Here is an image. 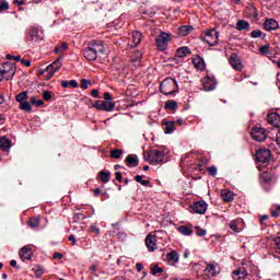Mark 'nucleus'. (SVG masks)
<instances>
[{"label":"nucleus","mask_w":280,"mask_h":280,"mask_svg":"<svg viewBox=\"0 0 280 280\" xmlns=\"http://www.w3.org/2000/svg\"><path fill=\"white\" fill-rule=\"evenodd\" d=\"M272 178H275V175H272V173H270V172H264L260 174V180L262 183H270V180H272Z\"/></svg>","instance_id":"obj_35"},{"label":"nucleus","mask_w":280,"mask_h":280,"mask_svg":"<svg viewBox=\"0 0 280 280\" xmlns=\"http://www.w3.org/2000/svg\"><path fill=\"white\" fill-rule=\"evenodd\" d=\"M122 154H124V150H120V149H113L109 152V156L112 159H121Z\"/></svg>","instance_id":"obj_36"},{"label":"nucleus","mask_w":280,"mask_h":280,"mask_svg":"<svg viewBox=\"0 0 280 280\" xmlns=\"http://www.w3.org/2000/svg\"><path fill=\"white\" fill-rule=\"evenodd\" d=\"M207 202L205 201H197L190 206L192 213H199V215H203V213H207Z\"/></svg>","instance_id":"obj_12"},{"label":"nucleus","mask_w":280,"mask_h":280,"mask_svg":"<svg viewBox=\"0 0 280 280\" xmlns=\"http://www.w3.org/2000/svg\"><path fill=\"white\" fill-rule=\"evenodd\" d=\"M43 97H44L45 102H49V100H51V92L45 91L43 93Z\"/></svg>","instance_id":"obj_54"},{"label":"nucleus","mask_w":280,"mask_h":280,"mask_svg":"<svg viewBox=\"0 0 280 280\" xmlns=\"http://www.w3.org/2000/svg\"><path fill=\"white\" fill-rule=\"evenodd\" d=\"M230 65L235 69V71H242V69H244V65H242V59H240V56H237V54H232L230 56Z\"/></svg>","instance_id":"obj_13"},{"label":"nucleus","mask_w":280,"mask_h":280,"mask_svg":"<svg viewBox=\"0 0 280 280\" xmlns=\"http://www.w3.org/2000/svg\"><path fill=\"white\" fill-rule=\"evenodd\" d=\"M33 272L37 279H40V277L45 275V268H43V266H36L33 268Z\"/></svg>","instance_id":"obj_38"},{"label":"nucleus","mask_w":280,"mask_h":280,"mask_svg":"<svg viewBox=\"0 0 280 280\" xmlns=\"http://www.w3.org/2000/svg\"><path fill=\"white\" fill-rule=\"evenodd\" d=\"M20 257H21L22 261H25V259L26 260L32 259V248H30L28 245L22 247L20 250Z\"/></svg>","instance_id":"obj_20"},{"label":"nucleus","mask_w":280,"mask_h":280,"mask_svg":"<svg viewBox=\"0 0 280 280\" xmlns=\"http://www.w3.org/2000/svg\"><path fill=\"white\" fill-rule=\"evenodd\" d=\"M192 65H194L195 69H198L199 71H205L206 63H205V59H202V57L197 55L192 59Z\"/></svg>","instance_id":"obj_21"},{"label":"nucleus","mask_w":280,"mask_h":280,"mask_svg":"<svg viewBox=\"0 0 280 280\" xmlns=\"http://www.w3.org/2000/svg\"><path fill=\"white\" fill-rule=\"evenodd\" d=\"M27 92H22L15 96V101L22 104L23 102H25V100H27Z\"/></svg>","instance_id":"obj_42"},{"label":"nucleus","mask_w":280,"mask_h":280,"mask_svg":"<svg viewBox=\"0 0 280 280\" xmlns=\"http://www.w3.org/2000/svg\"><path fill=\"white\" fill-rule=\"evenodd\" d=\"M20 109L25 110L26 113H32V105L30 104V102L24 101L20 103Z\"/></svg>","instance_id":"obj_40"},{"label":"nucleus","mask_w":280,"mask_h":280,"mask_svg":"<svg viewBox=\"0 0 280 280\" xmlns=\"http://www.w3.org/2000/svg\"><path fill=\"white\" fill-rule=\"evenodd\" d=\"M167 43H170V34L167 33H161L155 39L156 47L160 51L167 49Z\"/></svg>","instance_id":"obj_9"},{"label":"nucleus","mask_w":280,"mask_h":280,"mask_svg":"<svg viewBox=\"0 0 280 280\" xmlns=\"http://www.w3.org/2000/svg\"><path fill=\"white\" fill-rule=\"evenodd\" d=\"M147 161L150 165H159L165 161V152L159 150H150L147 152Z\"/></svg>","instance_id":"obj_3"},{"label":"nucleus","mask_w":280,"mask_h":280,"mask_svg":"<svg viewBox=\"0 0 280 280\" xmlns=\"http://www.w3.org/2000/svg\"><path fill=\"white\" fill-rule=\"evenodd\" d=\"M101 180L106 184L108 180H110V173H106L104 171L100 172Z\"/></svg>","instance_id":"obj_43"},{"label":"nucleus","mask_w":280,"mask_h":280,"mask_svg":"<svg viewBox=\"0 0 280 280\" xmlns=\"http://www.w3.org/2000/svg\"><path fill=\"white\" fill-rule=\"evenodd\" d=\"M20 62H21L24 67H32V61H31V60L20 59Z\"/></svg>","instance_id":"obj_57"},{"label":"nucleus","mask_w":280,"mask_h":280,"mask_svg":"<svg viewBox=\"0 0 280 280\" xmlns=\"http://www.w3.org/2000/svg\"><path fill=\"white\" fill-rule=\"evenodd\" d=\"M197 235H198L199 237H205V235H207V230H205V229H198V230H197Z\"/></svg>","instance_id":"obj_56"},{"label":"nucleus","mask_w":280,"mask_h":280,"mask_svg":"<svg viewBox=\"0 0 280 280\" xmlns=\"http://www.w3.org/2000/svg\"><path fill=\"white\" fill-rule=\"evenodd\" d=\"M273 242L276 244V253H279L280 255V236L276 237Z\"/></svg>","instance_id":"obj_51"},{"label":"nucleus","mask_w":280,"mask_h":280,"mask_svg":"<svg viewBox=\"0 0 280 280\" xmlns=\"http://www.w3.org/2000/svg\"><path fill=\"white\" fill-rule=\"evenodd\" d=\"M252 139L254 141H258L259 143L266 141L268 139V131L262 127H254L250 132Z\"/></svg>","instance_id":"obj_6"},{"label":"nucleus","mask_w":280,"mask_h":280,"mask_svg":"<svg viewBox=\"0 0 280 280\" xmlns=\"http://www.w3.org/2000/svg\"><path fill=\"white\" fill-rule=\"evenodd\" d=\"M5 10H10V4L8 3V1H2L0 3V13L5 12Z\"/></svg>","instance_id":"obj_47"},{"label":"nucleus","mask_w":280,"mask_h":280,"mask_svg":"<svg viewBox=\"0 0 280 280\" xmlns=\"http://www.w3.org/2000/svg\"><path fill=\"white\" fill-rule=\"evenodd\" d=\"M40 39V31L37 27H31L26 30L25 40L26 43L34 45V43H38Z\"/></svg>","instance_id":"obj_7"},{"label":"nucleus","mask_w":280,"mask_h":280,"mask_svg":"<svg viewBox=\"0 0 280 280\" xmlns=\"http://www.w3.org/2000/svg\"><path fill=\"white\" fill-rule=\"evenodd\" d=\"M221 198L224 200V202H232L233 200V192L229 190H222L221 191Z\"/></svg>","instance_id":"obj_34"},{"label":"nucleus","mask_w":280,"mask_h":280,"mask_svg":"<svg viewBox=\"0 0 280 280\" xmlns=\"http://www.w3.org/2000/svg\"><path fill=\"white\" fill-rule=\"evenodd\" d=\"M279 213H280V206L276 210L271 211L272 218H279Z\"/></svg>","instance_id":"obj_58"},{"label":"nucleus","mask_w":280,"mask_h":280,"mask_svg":"<svg viewBox=\"0 0 280 280\" xmlns=\"http://www.w3.org/2000/svg\"><path fill=\"white\" fill-rule=\"evenodd\" d=\"M261 31L257 30V31H253L252 32V38H261Z\"/></svg>","instance_id":"obj_53"},{"label":"nucleus","mask_w":280,"mask_h":280,"mask_svg":"<svg viewBox=\"0 0 280 280\" xmlns=\"http://www.w3.org/2000/svg\"><path fill=\"white\" fill-rule=\"evenodd\" d=\"M194 27L191 25L180 26L178 28V36H188Z\"/></svg>","instance_id":"obj_30"},{"label":"nucleus","mask_w":280,"mask_h":280,"mask_svg":"<svg viewBox=\"0 0 280 280\" xmlns=\"http://www.w3.org/2000/svg\"><path fill=\"white\" fill-rule=\"evenodd\" d=\"M10 148H12V141H10L5 136L0 137V150L8 152Z\"/></svg>","instance_id":"obj_23"},{"label":"nucleus","mask_w":280,"mask_h":280,"mask_svg":"<svg viewBox=\"0 0 280 280\" xmlns=\"http://www.w3.org/2000/svg\"><path fill=\"white\" fill-rule=\"evenodd\" d=\"M91 95H92V97L97 98V97H100V91H97V90H92Z\"/></svg>","instance_id":"obj_62"},{"label":"nucleus","mask_w":280,"mask_h":280,"mask_svg":"<svg viewBox=\"0 0 280 280\" xmlns=\"http://www.w3.org/2000/svg\"><path fill=\"white\" fill-rule=\"evenodd\" d=\"M136 268H137L138 272H141V270H143V264L138 262V264L136 265Z\"/></svg>","instance_id":"obj_63"},{"label":"nucleus","mask_w":280,"mask_h":280,"mask_svg":"<svg viewBox=\"0 0 280 280\" xmlns=\"http://www.w3.org/2000/svg\"><path fill=\"white\" fill-rule=\"evenodd\" d=\"M141 60H143V54L139 50L135 51L131 56L133 67H141Z\"/></svg>","instance_id":"obj_22"},{"label":"nucleus","mask_w":280,"mask_h":280,"mask_svg":"<svg viewBox=\"0 0 280 280\" xmlns=\"http://www.w3.org/2000/svg\"><path fill=\"white\" fill-rule=\"evenodd\" d=\"M60 67H62L60 59H57L51 65H49L46 68V80H51L54 78V73L60 71Z\"/></svg>","instance_id":"obj_10"},{"label":"nucleus","mask_w":280,"mask_h":280,"mask_svg":"<svg viewBox=\"0 0 280 280\" xmlns=\"http://www.w3.org/2000/svg\"><path fill=\"white\" fill-rule=\"evenodd\" d=\"M267 121L271 126H275L276 128H280V115L277 113H271L267 115Z\"/></svg>","instance_id":"obj_17"},{"label":"nucleus","mask_w":280,"mask_h":280,"mask_svg":"<svg viewBox=\"0 0 280 280\" xmlns=\"http://www.w3.org/2000/svg\"><path fill=\"white\" fill-rule=\"evenodd\" d=\"M219 272L220 271H218V267L213 264L207 265L205 269V275H207L208 277H215L217 275H219Z\"/></svg>","instance_id":"obj_25"},{"label":"nucleus","mask_w":280,"mask_h":280,"mask_svg":"<svg viewBox=\"0 0 280 280\" xmlns=\"http://www.w3.org/2000/svg\"><path fill=\"white\" fill-rule=\"evenodd\" d=\"M202 86L205 91H213L215 89V81L207 77L202 79Z\"/></svg>","instance_id":"obj_19"},{"label":"nucleus","mask_w":280,"mask_h":280,"mask_svg":"<svg viewBox=\"0 0 280 280\" xmlns=\"http://www.w3.org/2000/svg\"><path fill=\"white\" fill-rule=\"evenodd\" d=\"M161 272H163V268L162 267L153 266L151 268V275H153V277H156V275H161Z\"/></svg>","instance_id":"obj_46"},{"label":"nucleus","mask_w":280,"mask_h":280,"mask_svg":"<svg viewBox=\"0 0 280 280\" xmlns=\"http://www.w3.org/2000/svg\"><path fill=\"white\" fill-rule=\"evenodd\" d=\"M104 51H106V48L102 40H91L83 50V56L86 60L93 61L97 60V55L104 54Z\"/></svg>","instance_id":"obj_1"},{"label":"nucleus","mask_w":280,"mask_h":280,"mask_svg":"<svg viewBox=\"0 0 280 280\" xmlns=\"http://www.w3.org/2000/svg\"><path fill=\"white\" fill-rule=\"evenodd\" d=\"M165 108H170L171 110H176V108H178V103H176V101H167L165 104Z\"/></svg>","instance_id":"obj_44"},{"label":"nucleus","mask_w":280,"mask_h":280,"mask_svg":"<svg viewBox=\"0 0 280 280\" xmlns=\"http://www.w3.org/2000/svg\"><path fill=\"white\" fill-rule=\"evenodd\" d=\"M208 172L210 176H213V177L218 176V167H215L214 165L208 167Z\"/></svg>","instance_id":"obj_48"},{"label":"nucleus","mask_w":280,"mask_h":280,"mask_svg":"<svg viewBox=\"0 0 280 280\" xmlns=\"http://www.w3.org/2000/svg\"><path fill=\"white\" fill-rule=\"evenodd\" d=\"M145 246L149 250V253H154V250H156V248H159V246L156 245V236L149 234L145 237Z\"/></svg>","instance_id":"obj_14"},{"label":"nucleus","mask_w":280,"mask_h":280,"mask_svg":"<svg viewBox=\"0 0 280 280\" xmlns=\"http://www.w3.org/2000/svg\"><path fill=\"white\" fill-rule=\"evenodd\" d=\"M93 108H96V110H104L105 113H113V110H115V102L96 101L93 104Z\"/></svg>","instance_id":"obj_8"},{"label":"nucleus","mask_w":280,"mask_h":280,"mask_svg":"<svg viewBox=\"0 0 280 280\" xmlns=\"http://www.w3.org/2000/svg\"><path fill=\"white\" fill-rule=\"evenodd\" d=\"M101 194H102V189H100V188H95V189H94V196H95V198H97Z\"/></svg>","instance_id":"obj_64"},{"label":"nucleus","mask_w":280,"mask_h":280,"mask_svg":"<svg viewBox=\"0 0 280 280\" xmlns=\"http://www.w3.org/2000/svg\"><path fill=\"white\" fill-rule=\"evenodd\" d=\"M190 54H191V50L187 46L180 47L176 51L177 58H186V56H189Z\"/></svg>","instance_id":"obj_29"},{"label":"nucleus","mask_w":280,"mask_h":280,"mask_svg":"<svg viewBox=\"0 0 280 280\" xmlns=\"http://www.w3.org/2000/svg\"><path fill=\"white\" fill-rule=\"evenodd\" d=\"M160 91L163 95H174L178 93V83L174 78H166L160 84Z\"/></svg>","instance_id":"obj_2"},{"label":"nucleus","mask_w":280,"mask_h":280,"mask_svg":"<svg viewBox=\"0 0 280 280\" xmlns=\"http://www.w3.org/2000/svg\"><path fill=\"white\" fill-rule=\"evenodd\" d=\"M264 30L266 32H275V30H279V22L275 19H268L264 22Z\"/></svg>","instance_id":"obj_16"},{"label":"nucleus","mask_w":280,"mask_h":280,"mask_svg":"<svg viewBox=\"0 0 280 280\" xmlns=\"http://www.w3.org/2000/svg\"><path fill=\"white\" fill-rule=\"evenodd\" d=\"M89 233H95L96 235H100L101 230L97 228V225L93 224L90 226Z\"/></svg>","instance_id":"obj_50"},{"label":"nucleus","mask_w":280,"mask_h":280,"mask_svg":"<svg viewBox=\"0 0 280 280\" xmlns=\"http://www.w3.org/2000/svg\"><path fill=\"white\" fill-rule=\"evenodd\" d=\"M116 180H118V183H124V177L121 176V172H116Z\"/></svg>","instance_id":"obj_60"},{"label":"nucleus","mask_w":280,"mask_h":280,"mask_svg":"<svg viewBox=\"0 0 280 280\" xmlns=\"http://www.w3.org/2000/svg\"><path fill=\"white\" fill-rule=\"evenodd\" d=\"M201 36H202L205 43L210 45V47H215V45H218V43H219L220 33L218 31H215V28H212L209 31H205Z\"/></svg>","instance_id":"obj_4"},{"label":"nucleus","mask_w":280,"mask_h":280,"mask_svg":"<svg viewBox=\"0 0 280 280\" xmlns=\"http://www.w3.org/2000/svg\"><path fill=\"white\" fill-rule=\"evenodd\" d=\"M103 100H105V102H112L113 101V95H110V92H105L103 94Z\"/></svg>","instance_id":"obj_52"},{"label":"nucleus","mask_w":280,"mask_h":280,"mask_svg":"<svg viewBox=\"0 0 280 280\" xmlns=\"http://www.w3.org/2000/svg\"><path fill=\"white\" fill-rule=\"evenodd\" d=\"M52 259H62V253H59V252L54 253Z\"/></svg>","instance_id":"obj_61"},{"label":"nucleus","mask_w":280,"mask_h":280,"mask_svg":"<svg viewBox=\"0 0 280 280\" xmlns=\"http://www.w3.org/2000/svg\"><path fill=\"white\" fill-rule=\"evenodd\" d=\"M177 231L179 233H182V235H192L194 234V230H191V226H188V225H180Z\"/></svg>","instance_id":"obj_31"},{"label":"nucleus","mask_w":280,"mask_h":280,"mask_svg":"<svg viewBox=\"0 0 280 280\" xmlns=\"http://www.w3.org/2000/svg\"><path fill=\"white\" fill-rule=\"evenodd\" d=\"M268 49H270V45H268V44L265 46H260L259 51H260L261 56H267Z\"/></svg>","instance_id":"obj_49"},{"label":"nucleus","mask_w":280,"mask_h":280,"mask_svg":"<svg viewBox=\"0 0 280 280\" xmlns=\"http://www.w3.org/2000/svg\"><path fill=\"white\" fill-rule=\"evenodd\" d=\"M0 73L5 77V80H12V78H14L15 73H16V65L12 63L10 61L4 62L2 65V70H0Z\"/></svg>","instance_id":"obj_5"},{"label":"nucleus","mask_w":280,"mask_h":280,"mask_svg":"<svg viewBox=\"0 0 280 280\" xmlns=\"http://www.w3.org/2000/svg\"><path fill=\"white\" fill-rule=\"evenodd\" d=\"M163 126H165L164 132L165 135H172L174 130H176V122L174 121H167V120H162Z\"/></svg>","instance_id":"obj_24"},{"label":"nucleus","mask_w":280,"mask_h":280,"mask_svg":"<svg viewBox=\"0 0 280 280\" xmlns=\"http://www.w3.org/2000/svg\"><path fill=\"white\" fill-rule=\"evenodd\" d=\"M166 259L168 261H172L173 264H178V259H179L178 252L172 250L166 255Z\"/></svg>","instance_id":"obj_33"},{"label":"nucleus","mask_w":280,"mask_h":280,"mask_svg":"<svg viewBox=\"0 0 280 280\" xmlns=\"http://www.w3.org/2000/svg\"><path fill=\"white\" fill-rule=\"evenodd\" d=\"M230 229L231 231H234V233H242V231H244V220L235 219L231 221Z\"/></svg>","instance_id":"obj_15"},{"label":"nucleus","mask_w":280,"mask_h":280,"mask_svg":"<svg viewBox=\"0 0 280 280\" xmlns=\"http://www.w3.org/2000/svg\"><path fill=\"white\" fill-rule=\"evenodd\" d=\"M39 225L40 219L33 217L28 220V226H31V229H38Z\"/></svg>","instance_id":"obj_37"},{"label":"nucleus","mask_w":280,"mask_h":280,"mask_svg":"<svg viewBox=\"0 0 280 280\" xmlns=\"http://www.w3.org/2000/svg\"><path fill=\"white\" fill-rule=\"evenodd\" d=\"M232 277L234 280H244L248 277V271H246V268H240L232 272Z\"/></svg>","instance_id":"obj_18"},{"label":"nucleus","mask_w":280,"mask_h":280,"mask_svg":"<svg viewBox=\"0 0 280 280\" xmlns=\"http://www.w3.org/2000/svg\"><path fill=\"white\" fill-rule=\"evenodd\" d=\"M90 270H92V275H94V277H97V265L94 264L91 266Z\"/></svg>","instance_id":"obj_59"},{"label":"nucleus","mask_w":280,"mask_h":280,"mask_svg":"<svg viewBox=\"0 0 280 280\" xmlns=\"http://www.w3.org/2000/svg\"><path fill=\"white\" fill-rule=\"evenodd\" d=\"M62 89H78V81L70 80V81H61Z\"/></svg>","instance_id":"obj_32"},{"label":"nucleus","mask_w":280,"mask_h":280,"mask_svg":"<svg viewBox=\"0 0 280 280\" xmlns=\"http://www.w3.org/2000/svg\"><path fill=\"white\" fill-rule=\"evenodd\" d=\"M7 60H16L18 62H20L21 56L7 55Z\"/></svg>","instance_id":"obj_55"},{"label":"nucleus","mask_w":280,"mask_h":280,"mask_svg":"<svg viewBox=\"0 0 280 280\" xmlns=\"http://www.w3.org/2000/svg\"><path fill=\"white\" fill-rule=\"evenodd\" d=\"M93 83H91V80L89 79H81V85L80 88L83 90V91H86V89H89V86H91Z\"/></svg>","instance_id":"obj_45"},{"label":"nucleus","mask_w":280,"mask_h":280,"mask_svg":"<svg viewBox=\"0 0 280 280\" xmlns=\"http://www.w3.org/2000/svg\"><path fill=\"white\" fill-rule=\"evenodd\" d=\"M270 156H272V152L269 149H259L256 152V160L259 163H268V161H270Z\"/></svg>","instance_id":"obj_11"},{"label":"nucleus","mask_w":280,"mask_h":280,"mask_svg":"<svg viewBox=\"0 0 280 280\" xmlns=\"http://www.w3.org/2000/svg\"><path fill=\"white\" fill-rule=\"evenodd\" d=\"M67 49H69V45L67 43H62L59 46L55 47V54H62L63 51H67Z\"/></svg>","instance_id":"obj_39"},{"label":"nucleus","mask_w":280,"mask_h":280,"mask_svg":"<svg viewBox=\"0 0 280 280\" xmlns=\"http://www.w3.org/2000/svg\"><path fill=\"white\" fill-rule=\"evenodd\" d=\"M130 38H131V47H137L142 39L141 32H137V31L132 32Z\"/></svg>","instance_id":"obj_27"},{"label":"nucleus","mask_w":280,"mask_h":280,"mask_svg":"<svg viewBox=\"0 0 280 280\" xmlns=\"http://www.w3.org/2000/svg\"><path fill=\"white\" fill-rule=\"evenodd\" d=\"M236 30L238 32H244V30H250V23H248V21L245 20H238L236 22Z\"/></svg>","instance_id":"obj_28"},{"label":"nucleus","mask_w":280,"mask_h":280,"mask_svg":"<svg viewBox=\"0 0 280 280\" xmlns=\"http://www.w3.org/2000/svg\"><path fill=\"white\" fill-rule=\"evenodd\" d=\"M135 180H136L137 183H140V185H143V187H148V185H150V180L143 179V176H141V175H137V176L135 177Z\"/></svg>","instance_id":"obj_41"},{"label":"nucleus","mask_w":280,"mask_h":280,"mask_svg":"<svg viewBox=\"0 0 280 280\" xmlns=\"http://www.w3.org/2000/svg\"><path fill=\"white\" fill-rule=\"evenodd\" d=\"M125 163H127L129 167H137L139 165V158H137L135 154H129L126 158Z\"/></svg>","instance_id":"obj_26"}]
</instances>
